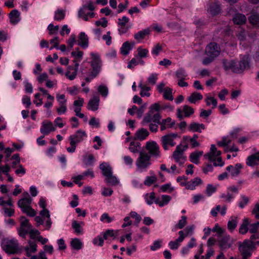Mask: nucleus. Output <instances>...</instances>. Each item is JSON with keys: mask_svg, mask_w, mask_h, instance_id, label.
I'll use <instances>...</instances> for the list:
<instances>
[{"mask_svg": "<svg viewBox=\"0 0 259 259\" xmlns=\"http://www.w3.org/2000/svg\"><path fill=\"white\" fill-rule=\"evenodd\" d=\"M202 151H196L190 154L189 159L191 162L198 164L199 163V158L203 155Z\"/></svg>", "mask_w": 259, "mask_h": 259, "instance_id": "26", "label": "nucleus"}, {"mask_svg": "<svg viewBox=\"0 0 259 259\" xmlns=\"http://www.w3.org/2000/svg\"><path fill=\"white\" fill-rule=\"evenodd\" d=\"M242 167L241 164L237 163L234 166L233 165L227 166L226 169L230 172L231 176L235 177L239 175Z\"/></svg>", "mask_w": 259, "mask_h": 259, "instance_id": "22", "label": "nucleus"}, {"mask_svg": "<svg viewBox=\"0 0 259 259\" xmlns=\"http://www.w3.org/2000/svg\"><path fill=\"white\" fill-rule=\"evenodd\" d=\"M56 130L55 127L50 121L45 120L42 122V125L40 129V132L45 135H49L51 132Z\"/></svg>", "mask_w": 259, "mask_h": 259, "instance_id": "16", "label": "nucleus"}, {"mask_svg": "<svg viewBox=\"0 0 259 259\" xmlns=\"http://www.w3.org/2000/svg\"><path fill=\"white\" fill-rule=\"evenodd\" d=\"M117 231L113 230H107L103 234V238L105 240H107L109 237H114Z\"/></svg>", "mask_w": 259, "mask_h": 259, "instance_id": "63", "label": "nucleus"}, {"mask_svg": "<svg viewBox=\"0 0 259 259\" xmlns=\"http://www.w3.org/2000/svg\"><path fill=\"white\" fill-rule=\"evenodd\" d=\"M105 181L110 185H116L118 183L117 178L112 175V174L105 178Z\"/></svg>", "mask_w": 259, "mask_h": 259, "instance_id": "45", "label": "nucleus"}, {"mask_svg": "<svg viewBox=\"0 0 259 259\" xmlns=\"http://www.w3.org/2000/svg\"><path fill=\"white\" fill-rule=\"evenodd\" d=\"M78 45L83 48L88 46V37L84 32H81L79 35Z\"/></svg>", "mask_w": 259, "mask_h": 259, "instance_id": "31", "label": "nucleus"}, {"mask_svg": "<svg viewBox=\"0 0 259 259\" xmlns=\"http://www.w3.org/2000/svg\"><path fill=\"white\" fill-rule=\"evenodd\" d=\"M155 194L154 192H151L149 194H147L145 196V199L147 203L150 205L152 204L154 200Z\"/></svg>", "mask_w": 259, "mask_h": 259, "instance_id": "59", "label": "nucleus"}, {"mask_svg": "<svg viewBox=\"0 0 259 259\" xmlns=\"http://www.w3.org/2000/svg\"><path fill=\"white\" fill-rule=\"evenodd\" d=\"M162 50V47L161 45L159 44H157L155 45L152 50V54L158 56L160 52H161Z\"/></svg>", "mask_w": 259, "mask_h": 259, "instance_id": "58", "label": "nucleus"}, {"mask_svg": "<svg viewBox=\"0 0 259 259\" xmlns=\"http://www.w3.org/2000/svg\"><path fill=\"white\" fill-rule=\"evenodd\" d=\"M156 178L155 176L146 177L144 184L146 186H151L156 181Z\"/></svg>", "mask_w": 259, "mask_h": 259, "instance_id": "57", "label": "nucleus"}, {"mask_svg": "<svg viewBox=\"0 0 259 259\" xmlns=\"http://www.w3.org/2000/svg\"><path fill=\"white\" fill-rule=\"evenodd\" d=\"M232 244V242L229 235H224L219 241V246L222 249H225L230 247Z\"/></svg>", "mask_w": 259, "mask_h": 259, "instance_id": "19", "label": "nucleus"}, {"mask_svg": "<svg viewBox=\"0 0 259 259\" xmlns=\"http://www.w3.org/2000/svg\"><path fill=\"white\" fill-rule=\"evenodd\" d=\"M149 135V133L147 130L142 128L138 130L135 133V139L140 141H143L146 139Z\"/></svg>", "mask_w": 259, "mask_h": 259, "instance_id": "23", "label": "nucleus"}, {"mask_svg": "<svg viewBox=\"0 0 259 259\" xmlns=\"http://www.w3.org/2000/svg\"><path fill=\"white\" fill-rule=\"evenodd\" d=\"M186 148L187 146L181 144L178 145L171 156V158L178 163L180 166H183L186 161L187 157L184 154V151Z\"/></svg>", "mask_w": 259, "mask_h": 259, "instance_id": "7", "label": "nucleus"}, {"mask_svg": "<svg viewBox=\"0 0 259 259\" xmlns=\"http://www.w3.org/2000/svg\"><path fill=\"white\" fill-rule=\"evenodd\" d=\"M179 237L175 241H171L168 243V246L171 249H177L180 246L181 243L184 240L185 235L183 231L179 232Z\"/></svg>", "mask_w": 259, "mask_h": 259, "instance_id": "20", "label": "nucleus"}, {"mask_svg": "<svg viewBox=\"0 0 259 259\" xmlns=\"http://www.w3.org/2000/svg\"><path fill=\"white\" fill-rule=\"evenodd\" d=\"M138 56L139 58H145L147 56L149 51L146 49L138 48L137 49Z\"/></svg>", "mask_w": 259, "mask_h": 259, "instance_id": "60", "label": "nucleus"}, {"mask_svg": "<svg viewBox=\"0 0 259 259\" xmlns=\"http://www.w3.org/2000/svg\"><path fill=\"white\" fill-rule=\"evenodd\" d=\"M220 48L218 44L215 42L210 43L205 48V54L207 57L203 59L202 63L205 65H208L220 55Z\"/></svg>", "mask_w": 259, "mask_h": 259, "instance_id": "2", "label": "nucleus"}, {"mask_svg": "<svg viewBox=\"0 0 259 259\" xmlns=\"http://www.w3.org/2000/svg\"><path fill=\"white\" fill-rule=\"evenodd\" d=\"M149 29H145L135 33L134 35V38L137 41H140L143 40L146 35H149Z\"/></svg>", "mask_w": 259, "mask_h": 259, "instance_id": "32", "label": "nucleus"}, {"mask_svg": "<svg viewBox=\"0 0 259 259\" xmlns=\"http://www.w3.org/2000/svg\"><path fill=\"white\" fill-rule=\"evenodd\" d=\"M94 160V156L92 154L87 155L83 159V163L87 166L91 165L93 164Z\"/></svg>", "mask_w": 259, "mask_h": 259, "instance_id": "56", "label": "nucleus"}, {"mask_svg": "<svg viewBox=\"0 0 259 259\" xmlns=\"http://www.w3.org/2000/svg\"><path fill=\"white\" fill-rule=\"evenodd\" d=\"M71 247L75 250H79L81 248L82 244L79 239L75 238L72 239L70 242Z\"/></svg>", "mask_w": 259, "mask_h": 259, "instance_id": "43", "label": "nucleus"}, {"mask_svg": "<svg viewBox=\"0 0 259 259\" xmlns=\"http://www.w3.org/2000/svg\"><path fill=\"white\" fill-rule=\"evenodd\" d=\"M113 220L114 218L109 217L107 213H103L100 218L101 221L108 223L111 222Z\"/></svg>", "mask_w": 259, "mask_h": 259, "instance_id": "62", "label": "nucleus"}, {"mask_svg": "<svg viewBox=\"0 0 259 259\" xmlns=\"http://www.w3.org/2000/svg\"><path fill=\"white\" fill-rule=\"evenodd\" d=\"M20 221V227L18 229V234L21 237L25 238L26 235L31 228V226L29 224L28 220L25 217H21Z\"/></svg>", "mask_w": 259, "mask_h": 259, "instance_id": "9", "label": "nucleus"}, {"mask_svg": "<svg viewBox=\"0 0 259 259\" xmlns=\"http://www.w3.org/2000/svg\"><path fill=\"white\" fill-rule=\"evenodd\" d=\"M145 149L148 152V154L150 155L151 157L152 156L158 158L160 156L161 154L159 150V146L155 142H147L146 144Z\"/></svg>", "mask_w": 259, "mask_h": 259, "instance_id": "10", "label": "nucleus"}, {"mask_svg": "<svg viewBox=\"0 0 259 259\" xmlns=\"http://www.w3.org/2000/svg\"><path fill=\"white\" fill-rule=\"evenodd\" d=\"M2 247L5 252L9 254H15L19 250V244L15 239H4L1 244Z\"/></svg>", "mask_w": 259, "mask_h": 259, "instance_id": "6", "label": "nucleus"}, {"mask_svg": "<svg viewBox=\"0 0 259 259\" xmlns=\"http://www.w3.org/2000/svg\"><path fill=\"white\" fill-rule=\"evenodd\" d=\"M139 87L141 88V91L140 93V95L142 97H149L150 94L149 93V91L150 90V88L149 87H147L145 85L142 84V82L139 83Z\"/></svg>", "mask_w": 259, "mask_h": 259, "instance_id": "40", "label": "nucleus"}, {"mask_svg": "<svg viewBox=\"0 0 259 259\" xmlns=\"http://www.w3.org/2000/svg\"><path fill=\"white\" fill-rule=\"evenodd\" d=\"M100 168L105 177L112 174V168L107 163L104 162L101 164L100 165Z\"/></svg>", "mask_w": 259, "mask_h": 259, "instance_id": "27", "label": "nucleus"}, {"mask_svg": "<svg viewBox=\"0 0 259 259\" xmlns=\"http://www.w3.org/2000/svg\"><path fill=\"white\" fill-rule=\"evenodd\" d=\"M98 91L104 98L106 97L108 94V89L105 85H100L98 88Z\"/></svg>", "mask_w": 259, "mask_h": 259, "instance_id": "46", "label": "nucleus"}, {"mask_svg": "<svg viewBox=\"0 0 259 259\" xmlns=\"http://www.w3.org/2000/svg\"><path fill=\"white\" fill-rule=\"evenodd\" d=\"M100 98L98 95H94L90 100L87 105L88 109L95 111L99 108Z\"/></svg>", "mask_w": 259, "mask_h": 259, "instance_id": "18", "label": "nucleus"}, {"mask_svg": "<svg viewBox=\"0 0 259 259\" xmlns=\"http://www.w3.org/2000/svg\"><path fill=\"white\" fill-rule=\"evenodd\" d=\"M205 102L207 106H209L212 105V108H215L217 106V100L213 97L206 95L205 99Z\"/></svg>", "mask_w": 259, "mask_h": 259, "instance_id": "38", "label": "nucleus"}, {"mask_svg": "<svg viewBox=\"0 0 259 259\" xmlns=\"http://www.w3.org/2000/svg\"><path fill=\"white\" fill-rule=\"evenodd\" d=\"M238 223L237 217H232L228 223V229L232 232L237 227Z\"/></svg>", "mask_w": 259, "mask_h": 259, "instance_id": "36", "label": "nucleus"}, {"mask_svg": "<svg viewBox=\"0 0 259 259\" xmlns=\"http://www.w3.org/2000/svg\"><path fill=\"white\" fill-rule=\"evenodd\" d=\"M77 61H78L77 60H74V62L75 63V67H73L72 66H69L67 71L65 73L66 77L70 80H73L77 75V72L79 65Z\"/></svg>", "mask_w": 259, "mask_h": 259, "instance_id": "17", "label": "nucleus"}, {"mask_svg": "<svg viewBox=\"0 0 259 259\" xmlns=\"http://www.w3.org/2000/svg\"><path fill=\"white\" fill-rule=\"evenodd\" d=\"M172 90L168 87H166L164 88L163 93V98L168 100L172 101L174 99L173 96L172 95Z\"/></svg>", "mask_w": 259, "mask_h": 259, "instance_id": "39", "label": "nucleus"}, {"mask_svg": "<svg viewBox=\"0 0 259 259\" xmlns=\"http://www.w3.org/2000/svg\"><path fill=\"white\" fill-rule=\"evenodd\" d=\"M56 100L58 103L59 106L56 108V111L58 114H64L67 111V99L64 94H57Z\"/></svg>", "mask_w": 259, "mask_h": 259, "instance_id": "12", "label": "nucleus"}, {"mask_svg": "<svg viewBox=\"0 0 259 259\" xmlns=\"http://www.w3.org/2000/svg\"><path fill=\"white\" fill-rule=\"evenodd\" d=\"M246 17L242 14H237L233 18L234 23L236 24L241 25L245 23Z\"/></svg>", "mask_w": 259, "mask_h": 259, "instance_id": "33", "label": "nucleus"}, {"mask_svg": "<svg viewBox=\"0 0 259 259\" xmlns=\"http://www.w3.org/2000/svg\"><path fill=\"white\" fill-rule=\"evenodd\" d=\"M132 47L128 41H125L122 44L120 49L121 53L123 55H127L131 50Z\"/></svg>", "mask_w": 259, "mask_h": 259, "instance_id": "41", "label": "nucleus"}, {"mask_svg": "<svg viewBox=\"0 0 259 259\" xmlns=\"http://www.w3.org/2000/svg\"><path fill=\"white\" fill-rule=\"evenodd\" d=\"M250 23L255 27H259V15L256 14H252L249 17Z\"/></svg>", "mask_w": 259, "mask_h": 259, "instance_id": "44", "label": "nucleus"}, {"mask_svg": "<svg viewBox=\"0 0 259 259\" xmlns=\"http://www.w3.org/2000/svg\"><path fill=\"white\" fill-rule=\"evenodd\" d=\"M65 16V12L62 10H58L55 12L54 19L60 21L64 19Z\"/></svg>", "mask_w": 259, "mask_h": 259, "instance_id": "52", "label": "nucleus"}, {"mask_svg": "<svg viewBox=\"0 0 259 259\" xmlns=\"http://www.w3.org/2000/svg\"><path fill=\"white\" fill-rule=\"evenodd\" d=\"M10 22L13 24H16L20 21V13L16 10H12L9 14Z\"/></svg>", "mask_w": 259, "mask_h": 259, "instance_id": "29", "label": "nucleus"}, {"mask_svg": "<svg viewBox=\"0 0 259 259\" xmlns=\"http://www.w3.org/2000/svg\"><path fill=\"white\" fill-rule=\"evenodd\" d=\"M151 164V156L145 152H140L136 161L138 169L143 171L146 170Z\"/></svg>", "mask_w": 259, "mask_h": 259, "instance_id": "5", "label": "nucleus"}, {"mask_svg": "<svg viewBox=\"0 0 259 259\" xmlns=\"http://www.w3.org/2000/svg\"><path fill=\"white\" fill-rule=\"evenodd\" d=\"M258 161H259V152L248 156L246 160V164L249 166H253L256 165Z\"/></svg>", "mask_w": 259, "mask_h": 259, "instance_id": "24", "label": "nucleus"}, {"mask_svg": "<svg viewBox=\"0 0 259 259\" xmlns=\"http://www.w3.org/2000/svg\"><path fill=\"white\" fill-rule=\"evenodd\" d=\"M219 5L216 2H212L209 5L208 12L212 15H215L220 12Z\"/></svg>", "mask_w": 259, "mask_h": 259, "instance_id": "30", "label": "nucleus"}, {"mask_svg": "<svg viewBox=\"0 0 259 259\" xmlns=\"http://www.w3.org/2000/svg\"><path fill=\"white\" fill-rule=\"evenodd\" d=\"M161 116L158 113H154V112L149 111L148 113H147L144 117L142 123H150L151 122L160 123V119Z\"/></svg>", "mask_w": 259, "mask_h": 259, "instance_id": "14", "label": "nucleus"}, {"mask_svg": "<svg viewBox=\"0 0 259 259\" xmlns=\"http://www.w3.org/2000/svg\"><path fill=\"white\" fill-rule=\"evenodd\" d=\"M30 259H48L44 251H40L37 255H32Z\"/></svg>", "mask_w": 259, "mask_h": 259, "instance_id": "64", "label": "nucleus"}, {"mask_svg": "<svg viewBox=\"0 0 259 259\" xmlns=\"http://www.w3.org/2000/svg\"><path fill=\"white\" fill-rule=\"evenodd\" d=\"M188 129L193 132L201 133V130L205 129V125L202 123L193 122L189 125Z\"/></svg>", "mask_w": 259, "mask_h": 259, "instance_id": "25", "label": "nucleus"}, {"mask_svg": "<svg viewBox=\"0 0 259 259\" xmlns=\"http://www.w3.org/2000/svg\"><path fill=\"white\" fill-rule=\"evenodd\" d=\"M83 52L79 51L78 49L71 53V55L78 61H80L83 56Z\"/></svg>", "mask_w": 259, "mask_h": 259, "instance_id": "53", "label": "nucleus"}, {"mask_svg": "<svg viewBox=\"0 0 259 259\" xmlns=\"http://www.w3.org/2000/svg\"><path fill=\"white\" fill-rule=\"evenodd\" d=\"M31 199L29 197L21 199L18 202V205L21 208L22 212L29 217H34L36 214L35 211L30 206Z\"/></svg>", "mask_w": 259, "mask_h": 259, "instance_id": "8", "label": "nucleus"}, {"mask_svg": "<svg viewBox=\"0 0 259 259\" xmlns=\"http://www.w3.org/2000/svg\"><path fill=\"white\" fill-rule=\"evenodd\" d=\"M104 238H102L101 236H98L93 239V243L95 245L102 246L104 244Z\"/></svg>", "mask_w": 259, "mask_h": 259, "instance_id": "61", "label": "nucleus"}, {"mask_svg": "<svg viewBox=\"0 0 259 259\" xmlns=\"http://www.w3.org/2000/svg\"><path fill=\"white\" fill-rule=\"evenodd\" d=\"M217 190V187L211 184H208L205 190V194L208 196H210Z\"/></svg>", "mask_w": 259, "mask_h": 259, "instance_id": "50", "label": "nucleus"}, {"mask_svg": "<svg viewBox=\"0 0 259 259\" xmlns=\"http://www.w3.org/2000/svg\"><path fill=\"white\" fill-rule=\"evenodd\" d=\"M87 7L83 6L79 10L78 12V17L82 18L85 21L89 20L88 15L86 14Z\"/></svg>", "mask_w": 259, "mask_h": 259, "instance_id": "47", "label": "nucleus"}, {"mask_svg": "<svg viewBox=\"0 0 259 259\" xmlns=\"http://www.w3.org/2000/svg\"><path fill=\"white\" fill-rule=\"evenodd\" d=\"M203 99L202 95L198 92L192 93L188 98V100L190 103L196 104L199 101Z\"/></svg>", "mask_w": 259, "mask_h": 259, "instance_id": "28", "label": "nucleus"}, {"mask_svg": "<svg viewBox=\"0 0 259 259\" xmlns=\"http://www.w3.org/2000/svg\"><path fill=\"white\" fill-rule=\"evenodd\" d=\"M221 151L217 150L214 145H211L210 151L204 155V157L209 160L213 162V165L215 166H222L224 164L222 158L221 157Z\"/></svg>", "mask_w": 259, "mask_h": 259, "instance_id": "3", "label": "nucleus"}, {"mask_svg": "<svg viewBox=\"0 0 259 259\" xmlns=\"http://www.w3.org/2000/svg\"><path fill=\"white\" fill-rule=\"evenodd\" d=\"M183 111L184 113L185 117H189L194 113V109L188 105L183 106Z\"/></svg>", "mask_w": 259, "mask_h": 259, "instance_id": "51", "label": "nucleus"}, {"mask_svg": "<svg viewBox=\"0 0 259 259\" xmlns=\"http://www.w3.org/2000/svg\"><path fill=\"white\" fill-rule=\"evenodd\" d=\"M223 64L226 70H231L234 73H240L248 67V57L244 56L239 61L233 60H223Z\"/></svg>", "mask_w": 259, "mask_h": 259, "instance_id": "1", "label": "nucleus"}, {"mask_svg": "<svg viewBox=\"0 0 259 259\" xmlns=\"http://www.w3.org/2000/svg\"><path fill=\"white\" fill-rule=\"evenodd\" d=\"M255 248V244L250 240H245L242 243H239V250L242 259H249Z\"/></svg>", "mask_w": 259, "mask_h": 259, "instance_id": "4", "label": "nucleus"}, {"mask_svg": "<svg viewBox=\"0 0 259 259\" xmlns=\"http://www.w3.org/2000/svg\"><path fill=\"white\" fill-rule=\"evenodd\" d=\"M59 29L58 25L54 26L53 24H50L48 26V29L49 31V34L52 35L57 33Z\"/></svg>", "mask_w": 259, "mask_h": 259, "instance_id": "54", "label": "nucleus"}, {"mask_svg": "<svg viewBox=\"0 0 259 259\" xmlns=\"http://www.w3.org/2000/svg\"><path fill=\"white\" fill-rule=\"evenodd\" d=\"M234 197L232 193H230L227 191V193H222L220 195V198L224 199L225 202H230Z\"/></svg>", "mask_w": 259, "mask_h": 259, "instance_id": "49", "label": "nucleus"}, {"mask_svg": "<svg viewBox=\"0 0 259 259\" xmlns=\"http://www.w3.org/2000/svg\"><path fill=\"white\" fill-rule=\"evenodd\" d=\"M177 134H169L163 136L161 138L162 145L164 150L168 149V146H170L171 147L174 146L176 145V143L174 142V140L177 137Z\"/></svg>", "mask_w": 259, "mask_h": 259, "instance_id": "13", "label": "nucleus"}, {"mask_svg": "<svg viewBox=\"0 0 259 259\" xmlns=\"http://www.w3.org/2000/svg\"><path fill=\"white\" fill-rule=\"evenodd\" d=\"M140 146L141 144L140 143L132 141L130 143L128 149L131 152L133 153H136L138 152L139 148L140 147Z\"/></svg>", "mask_w": 259, "mask_h": 259, "instance_id": "42", "label": "nucleus"}, {"mask_svg": "<svg viewBox=\"0 0 259 259\" xmlns=\"http://www.w3.org/2000/svg\"><path fill=\"white\" fill-rule=\"evenodd\" d=\"M233 139L229 136L224 137L222 138V140L218 142V145L220 147H225V149L229 147V145L231 143Z\"/></svg>", "mask_w": 259, "mask_h": 259, "instance_id": "34", "label": "nucleus"}, {"mask_svg": "<svg viewBox=\"0 0 259 259\" xmlns=\"http://www.w3.org/2000/svg\"><path fill=\"white\" fill-rule=\"evenodd\" d=\"M28 245L25 247L24 249L26 251V254L27 256H31V254L35 253L37 251V244L35 241L29 240Z\"/></svg>", "mask_w": 259, "mask_h": 259, "instance_id": "21", "label": "nucleus"}, {"mask_svg": "<svg viewBox=\"0 0 259 259\" xmlns=\"http://www.w3.org/2000/svg\"><path fill=\"white\" fill-rule=\"evenodd\" d=\"M187 224V217L182 216L181 220L179 221L178 224L175 226L176 228L182 229Z\"/></svg>", "mask_w": 259, "mask_h": 259, "instance_id": "55", "label": "nucleus"}, {"mask_svg": "<svg viewBox=\"0 0 259 259\" xmlns=\"http://www.w3.org/2000/svg\"><path fill=\"white\" fill-rule=\"evenodd\" d=\"M91 57V66L92 71L99 74L102 67V61L99 55L95 53L90 54Z\"/></svg>", "mask_w": 259, "mask_h": 259, "instance_id": "11", "label": "nucleus"}, {"mask_svg": "<svg viewBox=\"0 0 259 259\" xmlns=\"http://www.w3.org/2000/svg\"><path fill=\"white\" fill-rule=\"evenodd\" d=\"M87 136L84 131L79 130L74 135L70 136L69 139L75 142V144L82 142Z\"/></svg>", "mask_w": 259, "mask_h": 259, "instance_id": "15", "label": "nucleus"}, {"mask_svg": "<svg viewBox=\"0 0 259 259\" xmlns=\"http://www.w3.org/2000/svg\"><path fill=\"white\" fill-rule=\"evenodd\" d=\"M176 75L179 79H185L187 73L184 69L181 68L176 71Z\"/></svg>", "mask_w": 259, "mask_h": 259, "instance_id": "48", "label": "nucleus"}, {"mask_svg": "<svg viewBox=\"0 0 259 259\" xmlns=\"http://www.w3.org/2000/svg\"><path fill=\"white\" fill-rule=\"evenodd\" d=\"M83 225V222H81L80 224H79L77 221H73L72 223V227L77 234H81L83 233L81 225Z\"/></svg>", "mask_w": 259, "mask_h": 259, "instance_id": "37", "label": "nucleus"}, {"mask_svg": "<svg viewBox=\"0 0 259 259\" xmlns=\"http://www.w3.org/2000/svg\"><path fill=\"white\" fill-rule=\"evenodd\" d=\"M249 219L247 218H245L243 220L242 224L241 225L239 228V233L241 234H246L248 230V226L249 225Z\"/></svg>", "mask_w": 259, "mask_h": 259, "instance_id": "35", "label": "nucleus"}]
</instances>
